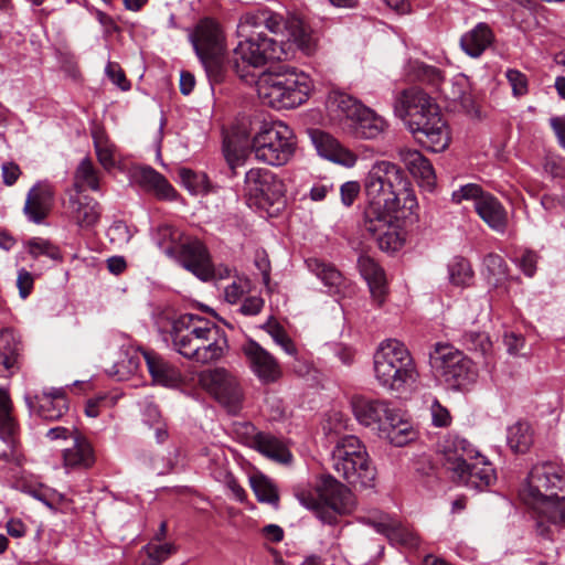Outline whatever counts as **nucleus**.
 Wrapping results in <instances>:
<instances>
[{
	"mask_svg": "<svg viewBox=\"0 0 565 565\" xmlns=\"http://www.w3.org/2000/svg\"><path fill=\"white\" fill-rule=\"evenodd\" d=\"M483 264L489 276L493 277L495 282H499L507 277V264L500 255H487L483 259Z\"/></svg>",
	"mask_w": 565,
	"mask_h": 565,
	"instance_id": "nucleus-52",
	"label": "nucleus"
},
{
	"mask_svg": "<svg viewBox=\"0 0 565 565\" xmlns=\"http://www.w3.org/2000/svg\"><path fill=\"white\" fill-rule=\"evenodd\" d=\"M179 177L183 185L192 193H199L205 190L206 178L204 174H196L190 169L179 170Z\"/></svg>",
	"mask_w": 565,
	"mask_h": 565,
	"instance_id": "nucleus-53",
	"label": "nucleus"
},
{
	"mask_svg": "<svg viewBox=\"0 0 565 565\" xmlns=\"http://www.w3.org/2000/svg\"><path fill=\"white\" fill-rule=\"evenodd\" d=\"M458 480L467 486L482 490L491 486L495 479V471L491 462H489L478 451L472 460H468L466 466L461 468L457 473Z\"/></svg>",
	"mask_w": 565,
	"mask_h": 565,
	"instance_id": "nucleus-21",
	"label": "nucleus"
},
{
	"mask_svg": "<svg viewBox=\"0 0 565 565\" xmlns=\"http://www.w3.org/2000/svg\"><path fill=\"white\" fill-rule=\"evenodd\" d=\"M398 158L405 164L409 173L418 180L427 190H433L436 181L434 168L429 160L418 150L409 148L398 149Z\"/></svg>",
	"mask_w": 565,
	"mask_h": 565,
	"instance_id": "nucleus-27",
	"label": "nucleus"
},
{
	"mask_svg": "<svg viewBox=\"0 0 565 565\" xmlns=\"http://www.w3.org/2000/svg\"><path fill=\"white\" fill-rule=\"evenodd\" d=\"M349 127L359 138L376 139L386 131L388 124L382 116L365 106Z\"/></svg>",
	"mask_w": 565,
	"mask_h": 565,
	"instance_id": "nucleus-35",
	"label": "nucleus"
},
{
	"mask_svg": "<svg viewBox=\"0 0 565 565\" xmlns=\"http://www.w3.org/2000/svg\"><path fill=\"white\" fill-rule=\"evenodd\" d=\"M478 215L494 231L504 232L508 217L507 212L498 199L491 194L480 195L475 203Z\"/></svg>",
	"mask_w": 565,
	"mask_h": 565,
	"instance_id": "nucleus-36",
	"label": "nucleus"
},
{
	"mask_svg": "<svg viewBox=\"0 0 565 565\" xmlns=\"http://www.w3.org/2000/svg\"><path fill=\"white\" fill-rule=\"evenodd\" d=\"M74 194H82L85 190H99V175L89 158H84L74 174Z\"/></svg>",
	"mask_w": 565,
	"mask_h": 565,
	"instance_id": "nucleus-40",
	"label": "nucleus"
},
{
	"mask_svg": "<svg viewBox=\"0 0 565 565\" xmlns=\"http://www.w3.org/2000/svg\"><path fill=\"white\" fill-rule=\"evenodd\" d=\"M21 171L18 164L13 162H7L2 166V178L6 185H12L20 177Z\"/></svg>",
	"mask_w": 565,
	"mask_h": 565,
	"instance_id": "nucleus-64",
	"label": "nucleus"
},
{
	"mask_svg": "<svg viewBox=\"0 0 565 565\" xmlns=\"http://www.w3.org/2000/svg\"><path fill=\"white\" fill-rule=\"evenodd\" d=\"M180 260L185 269L201 280L213 277L214 270L205 246L200 241H191L181 246Z\"/></svg>",
	"mask_w": 565,
	"mask_h": 565,
	"instance_id": "nucleus-20",
	"label": "nucleus"
},
{
	"mask_svg": "<svg viewBox=\"0 0 565 565\" xmlns=\"http://www.w3.org/2000/svg\"><path fill=\"white\" fill-rule=\"evenodd\" d=\"M530 507L540 514V520L536 524L540 535L547 536L551 532L550 527L545 526L544 520L555 526L565 529V497H558L556 493L551 492V495Z\"/></svg>",
	"mask_w": 565,
	"mask_h": 565,
	"instance_id": "nucleus-24",
	"label": "nucleus"
},
{
	"mask_svg": "<svg viewBox=\"0 0 565 565\" xmlns=\"http://www.w3.org/2000/svg\"><path fill=\"white\" fill-rule=\"evenodd\" d=\"M446 97L458 103L466 111L470 113L475 108L473 99L468 93V86L465 81L456 83H444L440 88Z\"/></svg>",
	"mask_w": 565,
	"mask_h": 565,
	"instance_id": "nucleus-45",
	"label": "nucleus"
},
{
	"mask_svg": "<svg viewBox=\"0 0 565 565\" xmlns=\"http://www.w3.org/2000/svg\"><path fill=\"white\" fill-rule=\"evenodd\" d=\"M395 114L404 121L414 138L434 152L445 150L450 136L435 100L422 88L401 92L394 104Z\"/></svg>",
	"mask_w": 565,
	"mask_h": 565,
	"instance_id": "nucleus-1",
	"label": "nucleus"
},
{
	"mask_svg": "<svg viewBox=\"0 0 565 565\" xmlns=\"http://www.w3.org/2000/svg\"><path fill=\"white\" fill-rule=\"evenodd\" d=\"M148 371L157 384L173 387L181 382L180 371L153 351H143Z\"/></svg>",
	"mask_w": 565,
	"mask_h": 565,
	"instance_id": "nucleus-34",
	"label": "nucleus"
},
{
	"mask_svg": "<svg viewBox=\"0 0 565 565\" xmlns=\"http://www.w3.org/2000/svg\"><path fill=\"white\" fill-rule=\"evenodd\" d=\"M537 255L532 250H525L520 258V267L525 275L532 277L536 270Z\"/></svg>",
	"mask_w": 565,
	"mask_h": 565,
	"instance_id": "nucleus-62",
	"label": "nucleus"
},
{
	"mask_svg": "<svg viewBox=\"0 0 565 565\" xmlns=\"http://www.w3.org/2000/svg\"><path fill=\"white\" fill-rule=\"evenodd\" d=\"M193 45L215 79L221 75V63L224 52V36L217 23L211 19L202 20L193 34Z\"/></svg>",
	"mask_w": 565,
	"mask_h": 565,
	"instance_id": "nucleus-14",
	"label": "nucleus"
},
{
	"mask_svg": "<svg viewBox=\"0 0 565 565\" xmlns=\"http://www.w3.org/2000/svg\"><path fill=\"white\" fill-rule=\"evenodd\" d=\"M25 248L33 258H39L42 255L54 260L62 258L60 249L50 241L41 237H34L25 242Z\"/></svg>",
	"mask_w": 565,
	"mask_h": 565,
	"instance_id": "nucleus-47",
	"label": "nucleus"
},
{
	"mask_svg": "<svg viewBox=\"0 0 565 565\" xmlns=\"http://www.w3.org/2000/svg\"><path fill=\"white\" fill-rule=\"evenodd\" d=\"M252 443L255 449L270 459L284 463L291 460V454L285 444L268 433H257Z\"/></svg>",
	"mask_w": 565,
	"mask_h": 565,
	"instance_id": "nucleus-38",
	"label": "nucleus"
},
{
	"mask_svg": "<svg viewBox=\"0 0 565 565\" xmlns=\"http://www.w3.org/2000/svg\"><path fill=\"white\" fill-rule=\"evenodd\" d=\"M199 382L230 413H237L243 402V391L231 372L223 367L200 373Z\"/></svg>",
	"mask_w": 565,
	"mask_h": 565,
	"instance_id": "nucleus-12",
	"label": "nucleus"
},
{
	"mask_svg": "<svg viewBox=\"0 0 565 565\" xmlns=\"http://www.w3.org/2000/svg\"><path fill=\"white\" fill-rule=\"evenodd\" d=\"M345 419L343 418V415L340 413H333L329 419L327 420V424L323 426V429L328 434H335L339 435L342 429L347 427Z\"/></svg>",
	"mask_w": 565,
	"mask_h": 565,
	"instance_id": "nucleus-63",
	"label": "nucleus"
},
{
	"mask_svg": "<svg viewBox=\"0 0 565 565\" xmlns=\"http://www.w3.org/2000/svg\"><path fill=\"white\" fill-rule=\"evenodd\" d=\"M310 89L309 76L296 68L263 75L257 83L262 102L276 109L294 108L303 104Z\"/></svg>",
	"mask_w": 565,
	"mask_h": 565,
	"instance_id": "nucleus-6",
	"label": "nucleus"
},
{
	"mask_svg": "<svg viewBox=\"0 0 565 565\" xmlns=\"http://www.w3.org/2000/svg\"><path fill=\"white\" fill-rule=\"evenodd\" d=\"M21 343L11 330L0 332V377L8 379L20 369Z\"/></svg>",
	"mask_w": 565,
	"mask_h": 565,
	"instance_id": "nucleus-32",
	"label": "nucleus"
},
{
	"mask_svg": "<svg viewBox=\"0 0 565 565\" xmlns=\"http://www.w3.org/2000/svg\"><path fill=\"white\" fill-rule=\"evenodd\" d=\"M352 412L356 420L379 435L382 431L384 422L393 420L394 408L384 399H371L361 395H355L350 402Z\"/></svg>",
	"mask_w": 565,
	"mask_h": 565,
	"instance_id": "nucleus-17",
	"label": "nucleus"
},
{
	"mask_svg": "<svg viewBox=\"0 0 565 565\" xmlns=\"http://www.w3.org/2000/svg\"><path fill=\"white\" fill-rule=\"evenodd\" d=\"M106 74L111 79L114 84L120 87L122 90H127L130 87L128 79L124 71L116 63H108L106 66Z\"/></svg>",
	"mask_w": 565,
	"mask_h": 565,
	"instance_id": "nucleus-58",
	"label": "nucleus"
},
{
	"mask_svg": "<svg viewBox=\"0 0 565 565\" xmlns=\"http://www.w3.org/2000/svg\"><path fill=\"white\" fill-rule=\"evenodd\" d=\"M12 401L9 391L0 387V438L7 444L8 449L0 454L4 460L17 459L15 456V431L17 423L12 416Z\"/></svg>",
	"mask_w": 565,
	"mask_h": 565,
	"instance_id": "nucleus-23",
	"label": "nucleus"
},
{
	"mask_svg": "<svg viewBox=\"0 0 565 565\" xmlns=\"http://www.w3.org/2000/svg\"><path fill=\"white\" fill-rule=\"evenodd\" d=\"M359 520L375 529L376 532L385 535L392 543L415 548L419 545V537L413 529L401 525L390 515L374 511Z\"/></svg>",
	"mask_w": 565,
	"mask_h": 565,
	"instance_id": "nucleus-18",
	"label": "nucleus"
},
{
	"mask_svg": "<svg viewBox=\"0 0 565 565\" xmlns=\"http://www.w3.org/2000/svg\"><path fill=\"white\" fill-rule=\"evenodd\" d=\"M258 161L280 167L289 162L296 150L292 130L284 122L262 125L250 145Z\"/></svg>",
	"mask_w": 565,
	"mask_h": 565,
	"instance_id": "nucleus-9",
	"label": "nucleus"
},
{
	"mask_svg": "<svg viewBox=\"0 0 565 565\" xmlns=\"http://www.w3.org/2000/svg\"><path fill=\"white\" fill-rule=\"evenodd\" d=\"M243 38L233 50L232 64L241 77H245L243 66L262 67L269 61L281 60L285 52L280 44L262 32L255 34L254 30Z\"/></svg>",
	"mask_w": 565,
	"mask_h": 565,
	"instance_id": "nucleus-11",
	"label": "nucleus"
},
{
	"mask_svg": "<svg viewBox=\"0 0 565 565\" xmlns=\"http://www.w3.org/2000/svg\"><path fill=\"white\" fill-rule=\"evenodd\" d=\"M440 452L444 456L446 468L457 473L468 460H472L477 450L472 445L457 435H448L440 444Z\"/></svg>",
	"mask_w": 565,
	"mask_h": 565,
	"instance_id": "nucleus-22",
	"label": "nucleus"
},
{
	"mask_svg": "<svg viewBox=\"0 0 565 565\" xmlns=\"http://www.w3.org/2000/svg\"><path fill=\"white\" fill-rule=\"evenodd\" d=\"M494 33L489 24L479 22L460 38V47L470 57H480L493 43Z\"/></svg>",
	"mask_w": 565,
	"mask_h": 565,
	"instance_id": "nucleus-33",
	"label": "nucleus"
},
{
	"mask_svg": "<svg viewBox=\"0 0 565 565\" xmlns=\"http://www.w3.org/2000/svg\"><path fill=\"white\" fill-rule=\"evenodd\" d=\"M396 212H364V228L377 242L384 252L398 250L404 244V236Z\"/></svg>",
	"mask_w": 565,
	"mask_h": 565,
	"instance_id": "nucleus-15",
	"label": "nucleus"
},
{
	"mask_svg": "<svg viewBox=\"0 0 565 565\" xmlns=\"http://www.w3.org/2000/svg\"><path fill=\"white\" fill-rule=\"evenodd\" d=\"M332 466L350 484L363 489L374 487L376 470L358 437L347 435L337 441Z\"/></svg>",
	"mask_w": 565,
	"mask_h": 565,
	"instance_id": "nucleus-8",
	"label": "nucleus"
},
{
	"mask_svg": "<svg viewBox=\"0 0 565 565\" xmlns=\"http://www.w3.org/2000/svg\"><path fill=\"white\" fill-rule=\"evenodd\" d=\"M361 275L366 280L373 299L382 305L384 302L387 285L384 270L367 255H361L358 259Z\"/></svg>",
	"mask_w": 565,
	"mask_h": 565,
	"instance_id": "nucleus-31",
	"label": "nucleus"
},
{
	"mask_svg": "<svg viewBox=\"0 0 565 565\" xmlns=\"http://www.w3.org/2000/svg\"><path fill=\"white\" fill-rule=\"evenodd\" d=\"M377 384L387 392L404 394L416 386L419 373L404 343L395 339L382 341L373 355Z\"/></svg>",
	"mask_w": 565,
	"mask_h": 565,
	"instance_id": "nucleus-4",
	"label": "nucleus"
},
{
	"mask_svg": "<svg viewBox=\"0 0 565 565\" xmlns=\"http://www.w3.org/2000/svg\"><path fill=\"white\" fill-rule=\"evenodd\" d=\"M53 192L47 185L35 184L28 192L23 212L29 221L40 224L49 215Z\"/></svg>",
	"mask_w": 565,
	"mask_h": 565,
	"instance_id": "nucleus-30",
	"label": "nucleus"
},
{
	"mask_svg": "<svg viewBox=\"0 0 565 565\" xmlns=\"http://www.w3.org/2000/svg\"><path fill=\"white\" fill-rule=\"evenodd\" d=\"M433 425L436 427H447L451 423L449 411L444 407L437 399L430 406Z\"/></svg>",
	"mask_w": 565,
	"mask_h": 565,
	"instance_id": "nucleus-55",
	"label": "nucleus"
},
{
	"mask_svg": "<svg viewBox=\"0 0 565 565\" xmlns=\"http://www.w3.org/2000/svg\"><path fill=\"white\" fill-rule=\"evenodd\" d=\"M264 307V300L260 297L252 296L244 299L241 306V312L245 316H255Z\"/></svg>",
	"mask_w": 565,
	"mask_h": 565,
	"instance_id": "nucleus-60",
	"label": "nucleus"
},
{
	"mask_svg": "<svg viewBox=\"0 0 565 565\" xmlns=\"http://www.w3.org/2000/svg\"><path fill=\"white\" fill-rule=\"evenodd\" d=\"M361 191V185L358 181H347L340 188L341 202L345 206H351Z\"/></svg>",
	"mask_w": 565,
	"mask_h": 565,
	"instance_id": "nucleus-57",
	"label": "nucleus"
},
{
	"mask_svg": "<svg viewBox=\"0 0 565 565\" xmlns=\"http://www.w3.org/2000/svg\"><path fill=\"white\" fill-rule=\"evenodd\" d=\"M296 498L329 525L337 524L338 515L351 513L355 505L351 491L332 477L323 478L315 489L297 488Z\"/></svg>",
	"mask_w": 565,
	"mask_h": 565,
	"instance_id": "nucleus-5",
	"label": "nucleus"
},
{
	"mask_svg": "<svg viewBox=\"0 0 565 565\" xmlns=\"http://www.w3.org/2000/svg\"><path fill=\"white\" fill-rule=\"evenodd\" d=\"M463 342L468 350L480 352L486 354L491 349V341L489 337L483 332H467L463 335Z\"/></svg>",
	"mask_w": 565,
	"mask_h": 565,
	"instance_id": "nucleus-51",
	"label": "nucleus"
},
{
	"mask_svg": "<svg viewBox=\"0 0 565 565\" xmlns=\"http://www.w3.org/2000/svg\"><path fill=\"white\" fill-rule=\"evenodd\" d=\"M507 78L514 96H523L527 93V79L523 73L516 70H509L507 72Z\"/></svg>",
	"mask_w": 565,
	"mask_h": 565,
	"instance_id": "nucleus-54",
	"label": "nucleus"
},
{
	"mask_svg": "<svg viewBox=\"0 0 565 565\" xmlns=\"http://www.w3.org/2000/svg\"><path fill=\"white\" fill-rule=\"evenodd\" d=\"M268 333L271 335L273 340L280 345L284 351L290 355L297 354V348L294 344L292 340L288 337L286 331L278 323L267 322L265 326Z\"/></svg>",
	"mask_w": 565,
	"mask_h": 565,
	"instance_id": "nucleus-48",
	"label": "nucleus"
},
{
	"mask_svg": "<svg viewBox=\"0 0 565 565\" xmlns=\"http://www.w3.org/2000/svg\"><path fill=\"white\" fill-rule=\"evenodd\" d=\"M480 195H486V194L481 191V189L478 185L466 184L452 193V200L456 203H460L462 200H469V199H472L476 202L477 199L480 198Z\"/></svg>",
	"mask_w": 565,
	"mask_h": 565,
	"instance_id": "nucleus-59",
	"label": "nucleus"
},
{
	"mask_svg": "<svg viewBox=\"0 0 565 565\" xmlns=\"http://www.w3.org/2000/svg\"><path fill=\"white\" fill-rule=\"evenodd\" d=\"M250 487L259 502L278 505L279 495L276 486L264 475H254L249 478Z\"/></svg>",
	"mask_w": 565,
	"mask_h": 565,
	"instance_id": "nucleus-43",
	"label": "nucleus"
},
{
	"mask_svg": "<svg viewBox=\"0 0 565 565\" xmlns=\"http://www.w3.org/2000/svg\"><path fill=\"white\" fill-rule=\"evenodd\" d=\"M308 268L329 287H339L342 282V275L334 266L318 258L307 260Z\"/></svg>",
	"mask_w": 565,
	"mask_h": 565,
	"instance_id": "nucleus-44",
	"label": "nucleus"
},
{
	"mask_svg": "<svg viewBox=\"0 0 565 565\" xmlns=\"http://www.w3.org/2000/svg\"><path fill=\"white\" fill-rule=\"evenodd\" d=\"M449 281L458 287L470 285L473 271L469 262L462 257H455L448 264Z\"/></svg>",
	"mask_w": 565,
	"mask_h": 565,
	"instance_id": "nucleus-46",
	"label": "nucleus"
},
{
	"mask_svg": "<svg viewBox=\"0 0 565 565\" xmlns=\"http://www.w3.org/2000/svg\"><path fill=\"white\" fill-rule=\"evenodd\" d=\"M242 350L249 369L262 383H274L281 377L282 371L277 359L256 341L249 340Z\"/></svg>",
	"mask_w": 565,
	"mask_h": 565,
	"instance_id": "nucleus-19",
	"label": "nucleus"
},
{
	"mask_svg": "<svg viewBox=\"0 0 565 565\" xmlns=\"http://www.w3.org/2000/svg\"><path fill=\"white\" fill-rule=\"evenodd\" d=\"M411 183L396 163L381 160L372 164L364 182L367 205L364 212H397L401 201L404 205L414 202Z\"/></svg>",
	"mask_w": 565,
	"mask_h": 565,
	"instance_id": "nucleus-3",
	"label": "nucleus"
},
{
	"mask_svg": "<svg viewBox=\"0 0 565 565\" xmlns=\"http://www.w3.org/2000/svg\"><path fill=\"white\" fill-rule=\"evenodd\" d=\"M95 452L88 439L79 431H75L70 445L63 449L64 467L88 469L95 463Z\"/></svg>",
	"mask_w": 565,
	"mask_h": 565,
	"instance_id": "nucleus-26",
	"label": "nucleus"
},
{
	"mask_svg": "<svg viewBox=\"0 0 565 565\" xmlns=\"http://www.w3.org/2000/svg\"><path fill=\"white\" fill-rule=\"evenodd\" d=\"M139 182L147 189L154 191L156 195L160 199L171 200L174 198L175 193L172 185L152 168L140 170Z\"/></svg>",
	"mask_w": 565,
	"mask_h": 565,
	"instance_id": "nucleus-41",
	"label": "nucleus"
},
{
	"mask_svg": "<svg viewBox=\"0 0 565 565\" xmlns=\"http://www.w3.org/2000/svg\"><path fill=\"white\" fill-rule=\"evenodd\" d=\"M311 138L321 157L347 168H352L356 163L358 157L351 150L341 146L331 135L315 130Z\"/></svg>",
	"mask_w": 565,
	"mask_h": 565,
	"instance_id": "nucleus-25",
	"label": "nucleus"
},
{
	"mask_svg": "<svg viewBox=\"0 0 565 565\" xmlns=\"http://www.w3.org/2000/svg\"><path fill=\"white\" fill-rule=\"evenodd\" d=\"M508 445L514 452L524 454L533 444V431L527 423H516L508 429Z\"/></svg>",
	"mask_w": 565,
	"mask_h": 565,
	"instance_id": "nucleus-42",
	"label": "nucleus"
},
{
	"mask_svg": "<svg viewBox=\"0 0 565 565\" xmlns=\"http://www.w3.org/2000/svg\"><path fill=\"white\" fill-rule=\"evenodd\" d=\"M145 550L151 562L150 565H160L175 552V546L171 543H150L145 547Z\"/></svg>",
	"mask_w": 565,
	"mask_h": 565,
	"instance_id": "nucleus-50",
	"label": "nucleus"
},
{
	"mask_svg": "<svg viewBox=\"0 0 565 565\" xmlns=\"http://www.w3.org/2000/svg\"><path fill=\"white\" fill-rule=\"evenodd\" d=\"M70 217L82 228L94 226L100 216V206L88 195L70 194L67 202Z\"/></svg>",
	"mask_w": 565,
	"mask_h": 565,
	"instance_id": "nucleus-28",
	"label": "nucleus"
},
{
	"mask_svg": "<svg viewBox=\"0 0 565 565\" xmlns=\"http://www.w3.org/2000/svg\"><path fill=\"white\" fill-rule=\"evenodd\" d=\"M25 403L31 412H35L46 420H56L67 409V402L62 391L43 393L34 398L25 396Z\"/></svg>",
	"mask_w": 565,
	"mask_h": 565,
	"instance_id": "nucleus-29",
	"label": "nucleus"
},
{
	"mask_svg": "<svg viewBox=\"0 0 565 565\" xmlns=\"http://www.w3.org/2000/svg\"><path fill=\"white\" fill-rule=\"evenodd\" d=\"M391 418L393 420L384 422L385 426H383L380 437L387 439L396 447H403L417 438L413 425L403 419L396 411Z\"/></svg>",
	"mask_w": 565,
	"mask_h": 565,
	"instance_id": "nucleus-37",
	"label": "nucleus"
},
{
	"mask_svg": "<svg viewBox=\"0 0 565 565\" xmlns=\"http://www.w3.org/2000/svg\"><path fill=\"white\" fill-rule=\"evenodd\" d=\"M34 276L24 268L19 269L17 277V287L19 289V296L22 299H26L33 290Z\"/></svg>",
	"mask_w": 565,
	"mask_h": 565,
	"instance_id": "nucleus-56",
	"label": "nucleus"
},
{
	"mask_svg": "<svg viewBox=\"0 0 565 565\" xmlns=\"http://www.w3.org/2000/svg\"><path fill=\"white\" fill-rule=\"evenodd\" d=\"M171 338L178 353L200 364L220 360L227 348L224 332L198 315H183L174 320Z\"/></svg>",
	"mask_w": 565,
	"mask_h": 565,
	"instance_id": "nucleus-2",
	"label": "nucleus"
},
{
	"mask_svg": "<svg viewBox=\"0 0 565 565\" xmlns=\"http://www.w3.org/2000/svg\"><path fill=\"white\" fill-rule=\"evenodd\" d=\"M328 107L352 124L365 106L345 93L333 92L329 95Z\"/></svg>",
	"mask_w": 565,
	"mask_h": 565,
	"instance_id": "nucleus-39",
	"label": "nucleus"
},
{
	"mask_svg": "<svg viewBox=\"0 0 565 565\" xmlns=\"http://www.w3.org/2000/svg\"><path fill=\"white\" fill-rule=\"evenodd\" d=\"M95 151L99 163L107 170L115 166L114 146L107 139L94 136Z\"/></svg>",
	"mask_w": 565,
	"mask_h": 565,
	"instance_id": "nucleus-49",
	"label": "nucleus"
},
{
	"mask_svg": "<svg viewBox=\"0 0 565 565\" xmlns=\"http://www.w3.org/2000/svg\"><path fill=\"white\" fill-rule=\"evenodd\" d=\"M429 363L435 374L451 388H467L477 380L472 361L448 343L435 344L429 352Z\"/></svg>",
	"mask_w": 565,
	"mask_h": 565,
	"instance_id": "nucleus-10",
	"label": "nucleus"
},
{
	"mask_svg": "<svg viewBox=\"0 0 565 565\" xmlns=\"http://www.w3.org/2000/svg\"><path fill=\"white\" fill-rule=\"evenodd\" d=\"M260 26H265L275 34L286 33L288 40L295 42L308 55L316 50V39L303 20L296 15L284 20L280 14L270 10H258L243 14L237 24V35H248L253 30Z\"/></svg>",
	"mask_w": 565,
	"mask_h": 565,
	"instance_id": "nucleus-7",
	"label": "nucleus"
},
{
	"mask_svg": "<svg viewBox=\"0 0 565 565\" xmlns=\"http://www.w3.org/2000/svg\"><path fill=\"white\" fill-rule=\"evenodd\" d=\"M561 482L562 477L554 463L536 465L520 490V498L527 505L537 504L540 500L551 495L548 491L558 488Z\"/></svg>",
	"mask_w": 565,
	"mask_h": 565,
	"instance_id": "nucleus-16",
	"label": "nucleus"
},
{
	"mask_svg": "<svg viewBox=\"0 0 565 565\" xmlns=\"http://www.w3.org/2000/svg\"><path fill=\"white\" fill-rule=\"evenodd\" d=\"M255 266L262 274L264 285L269 289L270 282V262L265 253H257L255 257Z\"/></svg>",
	"mask_w": 565,
	"mask_h": 565,
	"instance_id": "nucleus-61",
	"label": "nucleus"
},
{
	"mask_svg": "<svg viewBox=\"0 0 565 565\" xmlns=\"http://www.w3.org/2000/svg\"><path fill=\"white\" fill-rule=\"evenodd\" d=\"M244 192L249 205L266 210L284 196L285 185L271 171L256 168L246 172Z\"/></svg>",
	"mask_w": 565,
	"mask_h": 565,
	"instance_id": "nucleus-13",
	"label": "nucleus"
}]
</instances>
